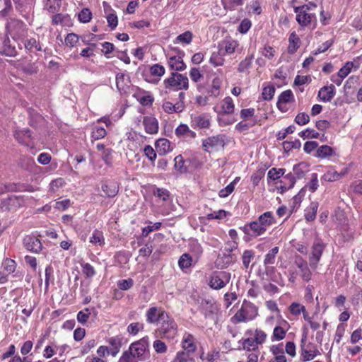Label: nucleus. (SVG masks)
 Returning <instances> with one entry per match:
<instances>
[{"label": "nucleus", "instance_id": "f257e3e1", "mask_svg": "<svg viewBox=\"0 0 362 362\" xmlns=\"http://www.w3.org/2000/svg\"><path fill=\"white\" fill-rule=\"evenodd\" d=\"M316 7L317 5L315 3L310 2L308 4L294 8V12L296 14V20L300 27L315 26L317 17L313 10Z\"/></svg>", "mask_w": 362, "mask_h": 362}, {"label": "nucleus", "instance_id": "f03ea898", "mask_svg": "<svg viewBox=\"0 0 362 362\" xmlns=\"http://www.w3.org/2000/svg\"><path fill=\"white\" fill-rule=\"evenodd\" d=\"M165 92L171 90H187L189 79L187 76L178 72H172L163 82Z\"/></svg>", "mask_w": 362, "mask_h": 362}, {"label": "nucleus", "instance_id": "7ed1b4c3", "mask_svg": "<svg viewBox=\"0 0 362 362\" xmlns=\"http://www.w3.org/2000/svg\"><path fill=\"white\" fill-rule=\"evenodd\" d=\"M258 315V308L253 303L244 300L240 308L233 316L236 322H246L253 320Z\"/></svg>", "mask_w": 362, "mask_h": 362}, {"label": "nucleus", "instance_id": "20e7f679", "mask_svg": "<svg viewBox=\"0 0 362 362\" xmlns=\"http://www.w3.org/2000/svg\"><path fill=\"white\" fill-rule=\"evenodd\" d=\"M177 325L169 315L168 319L160 322V326L156 330L158 337L166 339H173L177 334Z\"/></svg>", "mask_w": 362, "mask_h": 362}, {"label": "nucleus", "instance_id": "39448f33", "mask_svg": "<svg viewBox=\"0 0 362 362\" xmlns=\"http://www.w3.org/2000/svg\"><path fill=\"white\" fill-rule=\"evenodd\" d=\"M148 337H145L132 343L129 349L139 359V361H144L148 356Z\"/></svg>", "mask_w": 362, "mask_h": 362}, {"label": "nucleus", "instance_id": "423d86ee", "mask_svg": "<svg viewBox=\"0 0 362 362\" xmlns=\"http://www.w3.org/2000/svg\"><path fill=\"white\" fill-rule=\"evenodd\" d=\"M225 145L226 136L223 134L209 136L202 141L203 149L209 153L223 148Z\"/></svg>", "mask_w": 362, "mask_h": 362}, {"label": "nucleus", "instance_id": "0eeeda50", "mask_svg": "<svg viewBox=\"0 0 362 362\" xmlns=\"http://www.w3.org/2000/svg\"><path fill=\"white\" fill-rule=\"evenodd\" d=\"M325 248V245L322 240L319 238L315 240L309 256V266L312 269H317Z\"/></svg>", "mask_w": 362, "mask_h": 362}, {"label": "nucleus", "instance_id": "6e6552de", "mask_svg": "<svg viewBox=\"0 0 362 362\" xmlns=\"http://www.w3.org/2000/svg\"><path fill=\"white\" fill-rule=\"evenodd\" d=\"M6 31L15 40L26 35V25L20 20L11 19L6 25Z\"/></svg>", "mask_w": 362, "mask_h": 362}, {"label": "nucleus", "instance_id": "1a4fd4ad", "mask_svg": "<svg viewBox=\"0 0 362 362\" xmlns=\"http://www.w3.org/2000/svg\"><path fill=\"white\" fill-rule=\"evenodd\" d=\"M230 277V273L228 272H215L210 278L209 286L216 290L221 289L229 283Z\"/></svg>", "mask_w": 362, "mask_h": 362}, {"label": "nucleus", "instance_id": "9d476101", "mask_svg": "<svg viewBox=\"0 0 362 362\" xmlns=\"http://www.w3.org/2000/svg\"><path fill=\"white\" fill-rule=\"evenodd\" d=\"M307 339L306 335H303L300 344V361L306 362L313 360L315 356L320 354V351L316 346L312 344H305Z\"/></svg>", "mask_w": 362, "mask_h": 362}, {"label": "nucleus", "instance_id": "9b49d317", "mask_svg": "<svg viewBox=\"0 0 362 362\" xmlns=\"http://www.w3.org/2000/svg\"><path fill=\"white\" fill-rule=\"evenodd\" d=\"M169 314L163 308L158 307H151L146 313V322L148 324H158L162 320L168 319Z\"/></svg>", "mask_w": 362, "mask_h": 362}, {"label": "nucleus", "instance_id": "f8f14e48", "mask_svg": "<svg viewBox=\"0 0 362 362\" xmlns=\"http://www.w3.org/2000/svg\"><path fill=\"white\" fill-rule=\"evenodd\" d=\"M240 229L245 234L252 238H257L262 235L267 231L264 227L256 219L250 223H245Z\"/></svg>", "mask_w": 362, "mask_h": 362}, {"label": "nucleus", "instance_id": "ddd939ff", "mask_svg": "<svg viewBox=\"0 0 362 362\" xmlns=\"http://www.w3.org/2000/svg\"><path fill=\"white\" fill-rule=\"evenodd\" d=\"M24 200L23 197L10 195L6 198L1 199L0 208L4 211L15 210L23 205Z\"/></svg>", "mask_w": 362, "mask_h": 362}, {"label": "nucleus", "instance_id": "4468645a", "mask_svg": "<svg viewBox=\"0 0 362 362\" xmlns=\"http://www.w3.org/2000/svg\"><path fill=\"white\" fill-rule=\"evenodd\" d=\"M294 265L299 269L298 274L303 281L308 282L311 280L312 272L308 262L302 257H295Z\"/></svg>", "mask_w": 362, "mask_h": 362}, {"label": "nucleus", "instance_id": "2eb2a0df", "mask_svg": "<svg viewBox=\"0 0 362 362\" xmlns=\"http://www.w3.org/2000/svg\"><path fill=\"white\" fill-rule=\"evenodd\" d=\"M294 101L295 98L293 92L291 90H286L279 95L276 106L281 112H286L288 110V105L294 103Z\"/></svg>", "mask_w": 362, "mask_h": 362}, {"label": "nucleus", "instance_id": "dca6fc26", "mask_svg": "<svg viewBox=\"0 0 362 362\" xmlns=\"http://www.w3.org/2000/svg\"><path fill=\"white\" fill-rule=\"evenodd\" d=\"M191 126L194 129H208L211 126V117L207 114L192 115Z\"/></svg>", "mask_w": 362, "mask_h": 362}, {"label": "nucleus", "instance_id": "f3484780", "mask_svg": "<svg viewBox=\"0 0 362 362\" xmlns=\"http://www.w3.org/2000/svg\"><path fill=\"white\" fill-rule=\"evenodd\" d=\"M23 243L25 249L31 252L37 253L42 248L40 240L33 235H26L23 238Z\"/></svg>", "mask_w": 362, "mask_h": 362}, {"label": "nucleus", "instance_id": "a211bd4d", "mask_svg": "<svg viewBox=\"0 0 362 362\" xmlns=\"http://www.w3.org/2000/svg\"><path fill=\"white\" fill-rule=\"evenodd\" d=\"M116 86L118 91L121 93H127L130 87L131 80L129 74L124 73H118L116 75Z\"/></svg>", "mask_w": 362, "mask_h": 362}, {"label": "nucleus", "instance_id": "6ab92c4d", "mask_svg": "<svg viewBox=\"0 0 362 362\" xmlns=\"http://www.w3.org/2000/svg\"><path fill=\"white\" fill-rule=\"evenodd\" d=\"M15 67L28 75L35 74L38 72V67L35 63H27L23 59H19L16 62Z\"/></svg>", "mask_w": 362, "mask_h": 362}, {"label": "nucleus", "instance_id": "aec40b11", "mask_svg": "<svg viewBox=\"0 0 362 362\" xmlns=\"http://www.w3.org/2000/svg\"><path fill=\"white\" fill-rule=\"evenodd\" d=\"M347 173V168L343 169L341 172H337L334 168L330 167L322 176L321 180L325 182L337 181L342 178Z\"/></svg>", "mask_w": 362, "mask_h": 362}, {"label": "nucleus", "instance_id": "412c9836", "mask_svg": "<svg viewBox=\"0 0 362 362\" xmlns=\"http://www.w3.org/2000/svg\"><path fill=\"white\" fill-rule=\"evenodd\" d=\"M181 345L182 348L184 349V351L189 354L194 353L197 350L195 338L192 334L189 332L184 333L181 341Z\"/></svg>", "mask_w": 362, "mask_h": 362}, {"label": "nucleus", "instance_id": "4be33fe9", "mask_svg": "<svg viewBox=\"0 0 362 362\" xmlns=\"http://www.w3.org/2000/svg\"><path fill=\"white\" fill-rule=\"evenodd\" d=\"M28 113L29 115L28 124L30 127L37 129L44 125L45 119L35 110L31 107L28 108Z\"/></svg>", "mask_w": 362, "mask_h": 362}, {"label": "nucleus", "instance_id": "5701e85b", "mask_svg": "<svg viewBox=\"0 0 362 362\" xmlns=\"http://www.w3.org/2000/svg\"><path fill=\"white\" fill-rule=\"evenodd\" d=\"M214 110L218 115H221V114L231 115V114H233L235 110V105H234L233 99L229 96L226 97L221 102V110H218L217 107H214Z\"/></svg>", "mask_w": 362, "mask_h": 362}, {"label": "nucleus", "instance_id": "b1692460", "mask_svg": "<svg viewBox=\"0 0 362 362\" xmlns=\"http://www.w3.org/2000/svg\"><path fill=\"white\" fill-rule=\"evenodd\" d=\"M335 93V87L334 85L331 84L330 86H325L321 88L318 91L317 96L321 101L327 103L333 99Z\"/></svg>", "mask_w": 362, "mask_h": 362}, {"label": "nucleus", "instance_id": "393cba45", "mask_svg": "<svg viewBox=\"0 0 362 362\" xmlns=\"http://www.w3.org/2000/svg\"><path fill=\"white\" fill-rule=\"evenodd\" d=\"M145 132L149 134H154L158 132V122L152 116H145L143 119Z\"/></svg>", "mask_w": 362, "mask_h": 362}, {"label": "nucleus", "instance_id": "a878e982", "mask_svg": "<svg viewBox=\"0 0 362 362\" xmlns=\"http://www.w3.org/2000/svg\"><path fill=\"white\" fill-rule=\"evenodd\" d=\"M13 136L20 144L25 146H29V143L33 139L32 132L28 128L16 130Z\"/></svg>", "mask_w": 362, "mask_h": 362}, {"label": "nucleus", "instance_id": "bb28decb", "mask_svg": "<svg viewBox=\"0 0 362 362\" xmlns=\"http://www.w3.org/2000/svg\"><path fill=\"white\" fill-rule=\"evenodd\" d=\"M239 43L237 40H226L218 45V50L223 52V54H231L235 52L236 48L238 47Z\"/></svg>", "mask_w": 362, "mask_h": 362}, {"label": "nucleus", "instance_id": "cd10ccee", "mask_svg": "<svg viewBox=\"0 0 362 362\" xmlns=\"http://www.w3.org/2000/svg\"><path fill=\"white\" fill-rule=\"evenodd\" d=\"M279 251V248L277 246L272 248L269 252L265 255L264 258V266L266 268L267 272L274 270V267H269V265H272L276 262V257Z\"/></svg>", "mask_w": 362, "mask_h": 362}, {"label": "nucleus", "instance_id": "c85d7f7f", "mask_svg": "<svg viewBox=\"0 0 362 362\" xmlns=\"http://www.w3.org/2000/svg\"><path fill=\"white\" fill-rule=\"evenodd\" d=\"M103 192L107 197H114L119 192V186L116 182L108 180L102 184Z\"/></svg>", "mask_w": 362, "mask_h": 362}, {"label": "nucleus", "instance_id": "c756f323", "mask_svg": "<svg viewBox=\"0 0 362 362\" xmlns=\"http://www.w3.org/2000/svg\"><path fill=\"white\" fill-rule=\"evenodd\" d=\"M189 252L192 255L195 262H197L203 253V247L197 239L192 238L189 240Z\"/></svg>", "mask_w": 362, "mask_h": 362}, {"label": "nucleus", "instance_id": "7c9ffc66", "mask_svg": "<svg viewBox=\"0 0 362 362\" xmlns=\"http://www.w3.org/2000/svg\"><path fill=\"white\" fill-rule=\"evenodd\" d=\"M257 220L267 230L268 228L276 223V219L272 211H266L261 214Z\"/></svg>", "mask_w": 362, "mask_h": 362}, {"label": "nucleus", "instance_id": "2f4dec72", "mask_svg": "<svg viewBox=\"0 0 362 362\" xmlns=\"http://www.w3.org/2000/svg\"><path fill=\"white\" fill-rule=\"evenodd\" d=\"M0 53L8 57H15L17 54L16 47L11 45V41L8 37H4L2 41L0 46Z\"/></svg>", "mask_w": 362, "mask_h": 362}, {"label": "nucleus", "instance_id": "473e14b6", "mask_svg": "<svg viewBox=\"0 0 362 362\" xmlns=\"http://www.w3.org/2000/svg\"><path fill=\"white\" fill-rule=\"evenodd\" d=\"M168 65L175 72L181 71L186 69V64L184 63L182 57L173 56L168 59Z\"/></svg>", "mask_w": 362, "mask_h": 362}, {"label": "nucleus", "instance_id": "72a5a7b5", "mask_svg": "<svg viewBox=\"0 0 362 362\" xmlns=\"http://www.w3.org/2000/svg\"><path fill=\"white\" fill-rule=\"evenodd\" d=\"M245 335L252 336V338L258 346L264 344L267 337L263 330L259 329H256L255 331L248 329L245 332Z\"/></svg>", "mask_w": 362, "mask_h": 362}, {"label": "nucleus", "instance_id": "f704fd0d", "mask_svg": "<svg viewBox=\"0 0 362 362\" xmlns=\"http://www.w3.org/2000/svg\"><path fill=\"white\" fill-rule=\"evenodd\" d=\"M156 151L160 155H165L172 151L170 142L167 139H158L155 144Z\"/></svg>", "mask_w": 362, "mask_h": 362}, {"label": "nucleus", "instance_id": "c9c22d12", "mask_svg": "<svg viewBox=\"0 0 362 362\" xmlns=\"http://www.w3.org/2000/svg\"><path fill=\"white\" fill-rule=\"evenodd\" d=\"M163 109L165 112L168 114L173 112H181L185 109V103H177L175 104H173L169 101H166L163 104Z\"/></svg>", "mask_w": 362, "mask_h": 362}, {"label": "nucleus", "instance_id": "e433bc0d", "mask_svg": "<svg viewBox=\"0 0 362 362\" xmlns=\"http://www.w3.org/2000/svg\"><path fill=\"white\" fill-rule=\"evenodd\" d=\"M296 183V178L292 173H288L285 176H283L280 180V189L281 192H286L288 189L292 188Z\"/></svg>", "mask_w": 362, "mask_h": 362}, {"label": "nucleus", "instance_id": "4c0bfd02", "mask_svg": "<svg viewBox=\"0 0 362 362\" xmlns=\"http://www.w3.org/2000/svg\"><path fill=\"white\" fill-rule=\"evenodd\" d=\"M288 52L289 54H294L299 48L300 45V40L295 31L292 32L288 37Z\"/></svg>", "mask_w": 362, "mask_h": 362}, {"label": "nucleus", "instance_id": "58836bf2", "mask_svg": "<svg viewBox=\"0 0 362 362\" xmlns=\"http://www.w3.org/2000/svg\"><path fill=\"white\" fill-rule=\"evenodd\" d=\"M107 343L110 345V348H108L110 354L115 356L119 353L122 346L121 338L119 337H110L107 339Z\"/></svg>", "mask_w": 362, "mask_h": 362}, {"label": "nucleus", "instance_id": "ea45409f", "mask_svg": "<svg viewBox=\"0 0 362 362\" xmlns=\"http://www.w3.org/2000/svg\"><path fill=\"white\" fill-rule=\"evenodd\" d=\"M254 55H247L244 59L240 62L238 65L237 71L239 73H247L252 67Z\"/></svg>", "mask_w": 362, "mask_h": 362}, {"label": "nucleus", "instance_id": "a19ab883", "mask_svg": "<svg viewBox=\"0 0 362 362\" xmlns=\"http://www.w3.org/2000/svg\"><path fill=\"white\" fill-rule=\"evenodd\" d=\"M333 154L334 149L332 147L327 145H322L317 148L315 156L320 159H325L332 156Z\"/></svg>", "mask_w": 362, "mask_h": 362}, {"label": "nucleus", "instance_id": "79ce46f5", "mask_svg": "<svg viewBox=\"0 0 362 362\" xmlns=\"http://www.w3.org/2000/svg\"><path fill=\"white\" fill-rule=\"evenodd\" d=\"M194 257L189 253L182 254L178 260V266L183 271L192 267Z\"/></svg>", "mask_w": 362, "mask_h": 362}, {"label": "nucleus", "instance_id": "37998d69", "mask_svg": "<svg viewBox=\"0 0 362 362\" xmlns=\"http://www.w3.org/2000/svg\"><path fill=\"white\" fill-rule=\"evenodd\" d=\"M318 204L316 202H312L310 206L305 209V218L308 221H313L315 220L317 214Z\"/></svg>", "mask_w": 362, "mask_h": 362}, {"label": "nucleus", "instance_id": "c03bdc74", "mask_svg": "<svg viewBox=\"0 0 362 362\" xmlns=\"http://www.w3.org/2000/svg\"><path fill=\"white\" fill-rule=\"evenodd\" d=\"M239 343L242 344L243 349L247 351H255L258 349L259 346L255 343L252 337L242 339L239 341Z\"/></svg>", "mask_w": 362, "mask_h": 362}, {"label": "nucleus", "instance_id": "a18cd8bd", "mask_svg": "<svg viewBox=\"0 0 362 362\" xmlns=\"http://www.w3.org/2000/svg\"><path fill=\"white\" fill-rule=\"evenodd\" d=\"M223 57V52L218 50L217 52H213L209 59V62L214 66H222L225 61Z\"/></svg>", "mask_w": 362, "mask_h": 362}, {"label": "nucleus", "instance_id": "49530a36", "mask_svg": "<svg viewBox=\"0 0 362 362\" xmlns=\"http://www.w3.org/2000/svg\"><path fill=\"white\" fill-rule=\"evenodd\" d=\"M90 242L94 245H103L105 244V239L103 233L98 230H94L90 238Z\"/></svg>", "mask_w": 362, "mask_h": 362}, {"label": "nucleus", "instance_id": "de8ad7c7", "mask_svg": "<svg viewBox=\"0 0 362 362\" xmlns=\"http://www.w3.org/2000/svg\"><path fill=\"white\" fill-rule=\"evenodd\" d=\"M224 9L233 11L235 6H242L244 0H221Z\"/></svg>", "mask_w": 362, "mask_h": 362}, {"label": "nucleus", "instance_id": "09e8293b", "mask_svg": "<svg viewBox=\"0 0 362 362\" xmlns=\"http://www.w3.org/2000/svg\"><path fill=\"white\" fill-rule=\"evenodd\" d=\"M107 132L103 127L95 126L92 129L91 138L93 140H99L104 138Z\"/></svg>", "mask_w": 362, "mask_h": 362}, {"label": "nucleus", "instance_id": "8fccbe9b", "mask_svg": "<svg viewBox=\"0 0 362 362\" xmlns=\"http://www.w3.org/2000/svg\"><path fill=\"white\" fill-rule=\"evenodd\" d=\"M286 330H285L281 326H276L273 330L272 340L274 341H280L284 339L286 337Z\"/></svg>", "mask_w": 362, "mask_h": 362}, {"label": "nucleus", "instance_id": "3c124183", "mask_svg": "<svg viewBox=\"0 0 362 362\" xmlns=\"http://www.w3.org/2000/svg\"><path fill=\"white\" fill-rule=\"evenodd\" d=\"M286 172V170L284 168H272L268 171L267 177L269 179H271L272 180H276L277 179L281 178L283 177Z\"/></svg>", "mask_w": 362, "mask_h": 362}, {"label": "nucleus", "instance_id": "603ef678", "mask_svg": "<svg viewBox=\"0 0 362 362\" xmlns=\"http://www.w3.org/2000/svg\"><path fill=\"white\" fill-rule=\"evenodd\" d=\"M153 194L156 197L160 199L161 200L166 202L170 199V192L168 190L164 188H158L156 187L153 190Z\"/></svg>", "mask_w": 362, "mask_h": 362}, {"label": "nucleus", "instance_id": "864d4df0", "mask_svg": "<svg viewBox=\"0 0 362 362\" xmlns=\"http://www.w3.org/2000/svg\"><path fill=\"white\" fill-rule=\"evenodd\" d=\"M173 362H194V360L189 356V353L180 351L177 353Z\"/></svg>", "mask_w": 362, "mask_h": 362}, {"label": "nucleus", "instance_id": "5fc2aeb1", "mask_svg": "<svg viewBox=\"0 0 362 362\" xmlns=\"http://www.w3.org/2000/svg\"><path fill=\"white\" fill-rule=\"evenodd\" d=\"M139 359L132 354L131 351L128 349V350L124 351L120 358L118 360V362H139Z\"/></svg>", "mask_w": 362, "mask_h": 362}, {"label": "nucleus", "instance_id": "6e6d98bb", "mask_svg": "<svg viewBox=\"0 0 362 362\" xmlns=\"http://www.w3.org/2000/svg\"><path fill=\"white\" fill-rule=\"evenodd\" d=\"M92 18V13L90 9L83 8L78 14V19L81 23H88Z\"/></svg>", "mask_w": 362, "mask_h": 362}, {"label": "nucleus", "instance_id": "4d7b16f0", "mask_svg": "<svg viewBox=\"0 0 362 362\" xmlns=\"http://www.w3.org/2000/svg\"><path fill=\"white\" fill-rule=\"evenodd\" d=\"M24 47L28 51H33V49L35 51H40L42 49L40 43L37 42L35 38H30L25 40L24 42Z\"/></svg>", "mask_w": 362, "mask_h": 362}, {"label": "nucleus", "instance_id": "13d9d810", "mask_svg": "<svg viewBox=\"0 0 362 362\" xmlns=\"http://www.w3.org/2000/svg\"><path fill=\"white\" fill-rule=\"evenodd\" d=\"M255 257V252L251 250H246L243 252L242 255L243 264L245 268L247 269L249 265Z\"/></svg>", "mask_w": 362, "mask_h": 362}, {"label": "nucleus", "instance_id": "bf43d9fd", "mask_svg": "<svg viewBox=\"0 0 362 362\" xmlns=\"http://www.w3.org/2000/svg\"><path fill=\"white\" fill-rule=\"evenodd\" d=\"M3 267L4 272L9 274L14 272L16 267V263L14 260L10 258H6L3 262Z\"/></svg>", "mask_w": 362, "mask_h": 362}, {"label": "nucleus", "instance_id": "052dcab7", "mask_svg": "<svg viewBox=\"0 0 362 362\" xmlns=\"http://www.w3.org/2000/svg\"><path fill=\"white\" fill-rule=\"evenodd\" d=\"M193 38V35L190 31H186L182 34L179 35L176 39L175 42H182L184 44H190Z\"/></svg>", "mask_w": 362, "mask_h": 362}, {"label": "nucleus", "instance_id": "680f3d73", "mask_svg": "<svg viewBox=\"0 0 362 362\" xmlns=\"http://www.w3.org/2000/svg\"><path fill=\"white\" fill-rule=\"evenodd\" d=\"M165 67L160 64H156L150 67V73L151 75L154 76H158V78H160L165 74Z\"/></svg>", "mask_w": 362, "mask_h": 362}, {"label": "nucleus", "instance_id": "e2e57ef3", "mask_svg": "<svg viewBox=\"0 0 362 362\" xmlns=\"http://www.w3.org/2000/svg\"><path fill=\"white\" fill-rule=\"evenodd\" d=\"M283 148L286 152H289L292 149L299 148L301 146V143L299 139H295L293 141H285L282 144Z\"/></svg>", "mask_w": 362, "mask_h": 362}, {"label": "nucleus", "instance_id": "0e129e2a", "mask_svg": "<svg viewBox=\"0 0 362 362\" xmlns=\"http://www.w3.org/2000/svg\"><path fill=\"white\" fill-rule=\"evenodd\" d=\"M299 136L303 138V139L311 138V139H318L320 136V134L315 132L314 129L308 128L303 131H301L298 133Z\"/></svg>", "mask_w": 362, "mask_h": 362}, {"label": "nucleus", "instance_id": "69168bd1", "mask_svg": "<svg viewBox=\"0 0 362 362\" xmlns=\"http://www.w3.org/2000/svg\"><path fill=\"white\" fill-rule=\"evenodd\" d=\"M24 187L23 185L19 184V183H14V182H8L4 184V188L5 189L4 191L6 192H21L23 191V189Z\"/></svg>", "mask_w": 362, "mask_h": 362}, {"label": "nucleus", "instance_id": "338daca9", "mask_svg": "<svg viewBox=\"0 0 362 362\" xmlns=\"http://www.w3.org/2000/svg\"><path fill=\"white\" fill-rule=\"evenodd\" d=\"M275 88L274 86L270 85L263 88L262 95L264 100H270L273 98Z\"/></svg>", "mask_w": 362, "mask_h": 362}, {"label": "nucleus", "instance_id": "774afa93", "mask_svg": "<svg viewBox=\"0 0 362 362\" xmlns=\"http://www.w3.org/2000/svg\"><path fill=\"white\" fill-rule=\"evenodd\" d=\"M221 83H222V81H221V78H219L218 77H216L213 79L212 83H211V93L214 97H218L219 95V93H220L219 90H220Z\"/></svg>", "mask_w": 362, "mask_h": 362}]
</instances>
